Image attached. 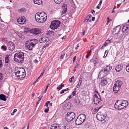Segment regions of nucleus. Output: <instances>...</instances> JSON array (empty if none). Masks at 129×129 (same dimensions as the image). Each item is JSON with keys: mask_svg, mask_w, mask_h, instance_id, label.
I'll use <instances>...</instances> for the list:
<instances>
[{"mask_svg": "<svg viewBox=\"0 0 129 129\" xmlns=\"http://www.w3.org/2000/svg\"><path fill=\"white\" fill-rule=\"evenodd\" d=\"M60 22L58 20H54L51 22L50 27L52 29H57L60 25Z\"/></svg>", "mask_w": 129, "mask_h": 129, "instance_id": "obj_6", "label": "nucleus"}, {"mask_svg": "<svg viewBox=\"0 0 129 129\" xmlns=\"http://www.w3.org/2000/svg\"><path fill=\"white\" fill-rule=\"evenodd\" d=\"M22 67L18 68L17 67H15L14 69V72L15 75L18 78L20 73L22 72Z\"/></svg>", "mask_w": 129, "mask_h": 129, "instance_id": "obj_9", "label": "nucleus"}, {"mask_svg": "<svg viewBox=\"0 0 129 129\" xmlns=\"http://www.w3.org/2000/svg\"><path fill=\"white\" fill-rule=\"evenodd\" d=\"M63 129H70V127L69 125L68 124L64 125L63 127Z\"/></svg>", "mask_w": 129, "mask_h": 129, "instance_id": "obj_35", "label": "nucleus"}, {"mask_svg": "<svg viewBox=\"0 0 129 129\" xmlns=\"http://www.w3.org/2000/svg\"><path fill=\"white\" fill-rule=\"evenodd\" d=\"M37 40L35 39H32L28 43L26 44V47L30 50L32 49V47L37 43Z\"/></svg>", "mask_w": 129, "mask_h": 129, "instance_id": "obj_5", "label": "nucleus"}, {"mask_svg": "<svg viewBox=\"0 0 129 129\" xmlns=\"http://www.w3.org/2000/svg\"><path fill=\"white\" fill-rule=\"evenodd\" d=\"M7 46L8 49L11 51L13 50L15 47L14 44L11 41H10L9 42Z\"/></svg>", "mask_w": 129, "mask_h": 129, "instance_id": "obj_11", "label": "nucleus"}, {"mask_svg": "<svg viewBox=\"0 0 129 129\" xmlns=\"http://www.w3.org/2000/svg\"><path fill=\"white\" fill-rule=\"evenodd\" d=\"M16 34L20 38H21L22 36V35L19 33L18 32Z\"/></svg>", "mask_w": 129, "mask_h": 129, "instance_id": "obj_48", "label": "nucleus"}, {"mask_svg": "<svg viewBox=\"0 0 129 129\" xmlns=\"http://www.w3.org/2000/svg\"><path fill=\"white\" fill-rule=\"evenodd\" d=\"M96 117L99 120L102 121L104 120L106 118V116L105 115L104 116H101L99 115H97Z\"/></svg>", "mask_w": 129, "mask_h": 129, "instance_id": "obj_21", "label": "nucleus"}, {"mask_svg": "<svg viewBox=\"0 0 129 129\" xmlns=\"http://www.w3.org/2000/svg\"><path fill=\"white\" fill-rule=\"evenodd\" d=\"M123 67L121 64H119L115 68V70L117 72H119L122 69Z\"/></svg>", "mask_w": 129, "mask_h": 129, "instance_id": "obj_24", "label": "nucleus"}, {"mask_svg": "<svg viewBox=\"0 0 129 129\" xmlns=\"http://www.w3.org/2000/svg\"><path fill=\"white\" fill-rule=\"evenodd\" d=\"M74 76H73L72 77L70 78L69 79V81H70V83H71L72 82V79H73L74 78Z\"/></svg>", "mask_w": 129, "mask_h": 129, "instance_id": "obj_53", "label": "nucleus"}, {"mask_svg": "<svg viewBox=\"0 0 129 129\" xmlns=\"http://www.w3.org/2000/svg\"><path fill=\"white\" fill-rule=\"evenodd\" d=\"M91 62H93L94 65L96 64L98 62V59L96 58H94L92 59L91 60Z\"/></svg>", "mask_w": 129, "mask_h": 129, "instance_id": "obj_32", "label": "nucleus"}, {"mask_svg": "<svg viewBox=\"0 0 129 129\" xmlns=\"http://www.w3.org/2000/svg\"><path fill=\"white\" fill-rule=\"evenodd\" d=\"M82 78L80 77L79 79V80L78 82V84L81 85L82 82Z\"/></svg>", "mask_w": 129, "mask_h": 129, "instance_id": "obj_46", "label": "nucleus"}, {"mask_svg": "<svg viewBox=\"0 0 129 129\" xmlns=\"http://www.w3.org/2000/svg\"><path fill=\"white\" fill-rule=\"evenodd\" d=\"M64 86V85L63 83H61V85L57 87V89L59 90H61L62 88Z\"/></svg>", "mask_w": 129, "mask_h": 129, "instance_id": "obj_34", "label": "nucleus"}, {"mask_svg": "<svg viewBox=\"0 0 129 129\" xmlns=\"http://www.w3.org/2000/svg\"><path fill=\"white\" fill-rule=\"evenodd\" d=\"M76 56H75L73 57V62H74L75 61V60L76 59Z\"/></svg>", "mask_w": 129, "mask_h": 129, "instance_id": "obj_59", "label": "nucleus"}, {"mask_svg": "<svg viewBox=\"0 0 129 129\" xmlns=\"http://www.w3.org/2000/svg\"><path fill=\"white\" fill-rule=\"evenodd\" d=\"M122 84V82L121 81L118 80L115 82V84L117 85V86H118L120 88Z\"/></svg>", "mask_w": 129, "mask_h": 129, "instance_id": "obj_26", "label": "nucleus"}, {"mask_svg": "<svg viewBox=\"0 0 129 129\" xmlns=\"http://www.w3.org/2000/svg\"><path fill=\"white\" fill-rule=\"evenodd\" d=\"M80 64V63H77L76 66H75V67L77 69L78 67L79 66Z\"/></svg>", "mask_w": 129, "mask_h": 129, "instance_id": "obj_54", "label": "nucleus"}, {"mask_svg": "<svg viewBox=\"0 0 129 129\" xmlns=\"http://www.w3.org/2000/svg\"><path fill=\"white\" fill-rule=\"evenodd\" d=\"M65 54L64 53H62L61 54L60 58L61 59H63L64 57L65 56Z\"/></svg>", "mask_w": 129, "mask_h": 129, "instance_id": "obj_49", "label": "nucleus"}, {"mask_svg": "<svg viewBox=\"0 0 129 129\" xmlns=\"http://www.w3.org/2000/svg\"><path fill=\"white\" fill-rule=\"evenodd\" d=\"M121 28V27L120 26L118 25L113 29V32L115 34H117L120 31Z\"/></svg>", "mask_w": 129, "mask_h": 129, "instance_id": "obj_17", "label": "nucleus"}, {"mask_svg": "<svg viewBox=\"0 0 129 129\" xmlns=\"http://www.w3.org/2000/svg\"><path fill=\"white\" fill-rule=\"evenodd\" d=\"M49 108L48 107H47V108H46L44 112L45 113H48L49 111Z\"/></svg>", "mask_w": 129, "mask_h": 129, "instance_id": "obj_51", "label": "nucleus"}, {"mask_svg": "<svg viewBox=\"0 0 129 129\" xmlns=\"http://www.w3.org/2000/svg\"><path fill=\"white\" fill-rule=\"evenodd\" d=\"M47 46V45H45L42 47V49L43 50L44 48H45Z\"/></svg>", "mask_w": 129, "mask_h": 129, "instance_id": "obj_60", "label": "nucleus"}, {"mask_svg": "<svg viewBox=\"0 0 129 129\" xmlns=\"http://www.w3.org/2000/svg\"><path fill=\"white\" fill-rule=\"evenodd\" d=\"M18 23L20 24H23L26 21V18L24 17H21L17 20Z\"/></svg>", "mask_w": 129, "mask_h": 129, "instance_id": "obj_13", "label": "nucleus"}, {"mask_svg": "<svg viewBox=\"0 0 129 129\" xmlns=\"http://www.w3.org/2000/svg\"><path fill=\"white\" fill-rule=\"evenodd\" d=\"M74 102L76 103H79V100L78 99V97H76L74 100Z\"/></svg>", "mask_w": 129, "mask_h": 129, "instance_id": "obj_36", "label": "nucleus"}, {"mask_svg": "<svg viewBox=\"0 0 129 129\" xmlns=\"http://www.w3.org/2000/svg\"><path fill=\"white\" fill-rule=\"evenodd\" d=\"M121 103L122 106L120 107L123 108V109L126 108L128 104V103L127 100H122L120 101Z\"/></svg>", "mask_w": 129, "mask_h": 129, "instance_id": "obj_12", "label": "nucleus"}, {"mask_svg": "<svg viewBox=\"0 0 129 129\" xmlns=\"http://www.w3.org/2000/svg\"><path fill=\"white\" fill-rule=\"evenodd\" d=\"M21 70H22L23 71L22 72H20V73L19 76L18 78L21 79L22 78H24L25 77V76L26 73L25 70L24 68L22 67Z\"/></svg>", "mask_w": 129, "mask_h": 129, "instance_id": "obj_14", "label": "nucleus"}, {"mask_svg": "<svg viewBox=\"0 0 129 129\" xmlns=\"http://www.w3.org/2000/svg\"><path fill=\"white\" fill-rule=\"evenodd\" d=\"M86 117L85 114H82L79 115L75 121L76 124L79 125L82 124L85 120Z\"/></svg>", "mask_w": 129, "mask_h": 129, "instance_id": "obj_1", "label": "nucleus"}, {"mask_svg": "<svg viewBox=\"0 0 129 129\" xmlns=\"http://www.w3.org/2000/svg\"><path fill=\"white\" fill-rule=\"evenodd\" d=\"M71 107V104L70 102L67 103L65 104L63 107V109L65 110H67L69 109Z\"/></svg>", "mask_w": 129, "mask_h": 129, "instance_id": "obj_15", "label": "nucleus"}, {"mask_svg": "<svg viewBox=\"0 0 129 129\" xmlns=\"http://www.w3.org/2000/svg\"><path fill=\"white\" fill-rule=\"evenodd\" d=\"M1 49L4 51H6L7 49V47L6 46L3 45L1 47Z\"/></svg>", "mask_w": 129, "mask_h": 129, "instance_id": "obj_41", "label": "nucleus"}, {"mask_svg": "<svg viewBox=\"0 0 129 129\" xmlns=\"http://www.w3.org/2000/svg\"><path fill=\"white\" fill-rule=\"evenodd\" d=\"M126 70L128 72H129V65H127L126 67Z\"/></svg>", "mask_w": 129, "mask_h": 129, "instance_id": "obj_45", "label": "nucleus"}, {"mask_svg": "<svg viewBox=\"0 0 129 129\" xmlns=\"http://www.w3.org/2000/svg\"><path fill=\"white\" fill-rule=\"evenodd\" d=\"M41 98H40L39 99V100H38V101L36 103V106H37L38 104H39V102L41 101Z\"/></svg>", "mask_w": 129, "mask_h": 129, "instance_id": "obj_57", "label": "nucleus"}, {"mask_svg": "<svg viewBox=\"0 0 129 129\" xmlns=\"http://www.w3.org/2000/svg\"><path fill=\"white\" fill-rule=\"evenodd\" d=\"M2 74L0 73V82L1 81L2 79Z\"/></svg>", "mask_w": 129, "mask_h": 129, "instance_id": "obj_56", "label": "nucleus"}, {"mask_svg": "<svg viewBox=\"0 0 129 129\" xmlns=\"http://www.w3.org/2000/svg\"><path fill=\"white\" fill-rule=\"evenodd\" d=\"M95 19V17H93L92 18V20L94 21Z\"/></svg>", "mask_w": 129, "mask_h": 129, "instance_id": "obj_64", "label": "nucleus"}, {"mask_svg": "<svg viewBox=\"0 0 129 129\" xmlns=\"http://www.w3.org/2000/svg\"><path fill=\"white\" fill-rule=\"evenodd\" d=\"M107 73L105 68L102 69L99 73V76H100V78H102L106 76L107 74Z\"/></svg>", "mask_w": 129, "mask_h": 129, "instance_id": "obj_10", "label": "nucleus"}, {"mask_svg": "<svg viewBox=\"0 0 129 129\" xmlns=\"http://www.w3.org/2000/svg\"><path fill=\"white\" fill-rule=\"evenodd\" d=\"M120 88L118 86L114 84L113 88V91L115 93H117L120 89Z\"/></svg>", "mask_w": 129, "mask_h": 129, "instance_id": "obj_22", "label": "nucleus"}, {"mask_svg": "<svg viewBox=\"0 0 129 129\" xmlns=\"http://www.w3.org/2000/svg\"><path fill=\"white\" fill-rule=\"evenodd\" d=\"M101 101V97H94V103L95 104L97 105L100 103Z\"/></svg>", "mask_w": 129, "mask_h": 129, "instance_id": "obj_18", "label": "nucleus"}, {"mask_svg": "<svg viewBox=\"0 0 129 129\" xmlns=\"http://www.w3.org/2000/svg\"><path fill=\"white\" fill-rule=\"evenodd\" d=\"M91 13L92 14L94 15L95 14V11L94 10L92 9L91 10Z\"/></svg>", "mask_w": 129, "mask_h": 129, "instance_id": "obj_58", "label": "nucleus"}, {"mask_svg": "<svg viewBox=\"0 0 129 129\" xmlns=\"http://www.w3.org/2000/svg\"><path fill=\"white\" fill-rule=\"evenodd\" d=\"M101 115V116H104L105 115L106 116L107 114L106 113L105 111H102L99 112L97 114V115Z\"/></svg>", "mask_w": 129, "mask_h": 129, "instance_id": "obj_31", "label": "nucleus"}, {"mask_svg": "<svg viewBox=\"0 0 129 129\" xmlns=\"http://www.w3.org/2000/svg\"><path fill=\"white\" fill-rule=\"evenodd\" d=\"M102 1L101 0L100 1L99 3V4H98L99 5H101L102 3Z\"/></svg>", "mask_w": 129, "mask_h": 129, "instance_id": "obj_61", "label": "nucleus"}, {"mask_svg": "<svg viewBox=\"0 0 129 129\" xmlns=\"http://www.w3.org/2000/svg\"><path fill=\"white\" fill-rule=\"evenodd\" d=\"M91 55V54L88 53L86 56V58H88Z\"/></svg>", "mask_w": 129, "mask_h": 129, "instance_id": "obj_55", "label": "nucleus"}, {"mask_svg": "<svg viewBox=\"0 0 129 129\" xmlns=\"http://www.w3.org/2000/svg\"><path fill=\"white\" fill-rule=\"evenodd\" d=\"M9 56L6 55L5 57V63L6 64L8 63L9 62Z\"/></svg>", "mask_w": 129, "mask_h": 129, "instance_id": "obj_30", "label": "nucleus"}, {"mask_svg": "<svg viewBox=\"0 0 129 129\" xmlns=\"http://www.w3.org/2000/svg\"><path fill=\"white\" fill-rule=\"evenodd\" d=\"M6 97H0V100L4 101H6L7 99Z\"/></svg>", "mask_w": 129, "mask_h": 129, "instance_id": "obj_50", "label": "nucleus"}, {"mask_svg": "<svg viewBox=\"0 0 129 129\" xmlns=\"http://www.w3.org/2000/svg\"><path fill=\"white\" fill-rule=\"evenodd\" d=\"M112 68V67L110 66V65L107 66L105 68V70L107 73L111 70Z\"/></svg>", "mask_w": 129, "mask_h": 129, "instance_id": "obj_33", "label": "nucleus"}, {"mask_svg": "<svg viewBox=\"0 0 129 129\" xmlns=\"http://www.w3.org/2000/svg\"><path fill=\"white\" fill-rule=\"evenodd\" d=\"M43 15H41L40 18L37 21L39 23H43L47 19V14L45 13L44 14H43Z\"/></svg>", "mask_w": 129, "mask_h": 129, "instance_id": "obj_8", "label": "nucleus"}, {"mask_svg": "<svg viewBox=\"0 0 129 129\" xmlns=\"http://www.w3.org/2000/svg\"><path fill=\"white\" fill-rule=\"evenodd\" d=\"M94 97H100V96L98 92L96 91H95L94 92Z\"/></svg>", "mask_w": 129, "mask_h": 129, "instance_id": "obj_37", "label": "nucleus"}, {"mask_svg": "<svg viewBox=\"0 0 129 129\" xmlns=\"http://www.w3.org/2000/svg\"><path fill=\"white\" fill-rule=\"evenodd\" d=\"M26 11V9L24 8H22L20 9L19 12H24Z\"/></svg>", "mask_w": 129, "mask_h": 129, "instance_id": "obj_38", "label": "nucleus"}, {"mask_svg": "<svg viewBox=\"0 0 129 129\" xmlns=\"http://www.w3.org/2000/svg\"><path fill=\"white\" fill-rule=\"evenodd\" d=\"M129 25L125 24L124 25L122 28V30L123 32L125 33H126L129 30Z\"/></svg>", "mask_w": 129, "mask_h": 129, "instance_id": "obj_19", "label": "nucleus"}, {"mask_svg": "<svg viewBox=\"0 0 129 129\" xmlns=\"http://www.w3.org/2000/svg\"><path fill=\"white\" fill-rule=\"evenodd\" d=\"M3 67L2 62V60L0 59V69Z\"/></svg>", "mask_w": 129, "mask_h": 129, "instance_id": "obj_52", "label": "nucleus"}, {"mask_svg": "<svg viewBox=\"0 0 129 129\" xmlns=\"http://www.w3.org/2000/svg\"><path fill=\"white\" fill-rule=\"evenodd\" d=\"M76 89L75 88L74 89V91L73 92L72 94V95L73 96H75L76 95Z\"/></svg>", "mask_w": 129, "mask_h": 129, "instance_id": "obj_39", "label": "nucleus"}, {"mask_svg": "<svg viewBox=\"0 0 129 129\" xmlns=\"http://www.w3.org/2000/svg\"><path fill=\"white\" fill-rule=\"evenodd\" d=\"M59 126L58 125L53 124L51 127V129H59Z\"/></svg>", "mask_w": 129, "mask_h": 129, "instance_id": "obj_25", "label": "nucleus"}, {"mask_svg": "<svg viewBox=\"0 0 129 129\" xmlns=\"http://www.w3.org/2000/svg\"><path fill=\"white\" fill-rule=\"evenodd\" d=\"M6 97V96L3 94H0V97Z\"/></svg>", "mask_w": 129, "mask_h": 129, "instance_id": "obj_62", "label": "nucleus"}, {"mask_svg": "<svg viewBox=\"0 0 129 129\" xmlns=\"http://www.w3.org/2000/svg\"><path fill=\"white\" fill-rule=\"evenodd\" d=\"M89 18H88V17H87V16L85 18V20H84V22L85 23H86L87 22L88 20H89Z\"/></svg>", "mask_w": 129, "mask_h": 129, "instance_id": "obj_47", "label": "nucleus"}, {"mask_svg": "<svg viewBox=\"0 0 129 129\" xmlns=\"http://www.w3.org/2000/svg\"><path fill=\"white\" fill-rule=\"evenodd\" d=\"M62 9V14L66 13L67 10V6L66 4H63Z\"/></svg>", "mask_w": 129, "mask_h": 129, "instance_id": "obj_20", "label": "nucleus"}, {"mask_svg": "<svg viewBox=\"0 0 129 129\" xmlns=\"http://www.w3.org/2000/svg\"><path fill=\"white\" fill-rule=\"evenodd\" d=\"M35 4L39 5L42 4V0H33Z\"/></svg>", "mask_w": 129, "mask_h": 129, "instance_id": "obj_29", "label": "nucleus"}, {"mask_svg": "<svg viewBox=\"0 0 129 129\" xmlns=\"http://www.w3.org/2000/svg\"><path fill=\"white\" fill-rule=\"evenodd\" d=\"M49 40L48 38H45L44 37H42L39 40V41L40 43H45L48 41Z\"/></svg>", "mask_w": 129, "mask_h": 129, "instance_id": "obj_23", "label": "nucleus"}, {"mask_svg": "<svg viewBox=\"0 0 129 129\" xmlns=\"http://www.w3.org/2000/svg\"><path fill=\"white\" fill-rule=\"evenodd\" d=\"M63 0H54V1L57 4H60Z\"/></svg>", "mask_w": 129, "mask_h": 129, "instance_id": "obj_40", "label": "nucleus"}, {"mask_svg": "<svg viewBox=\"0 0 129 129\" xmlns=\"http://www.w3.org/2000/svg\"><path fill=\"white\" fill-rule=\"evenodd\" d=\"M25 32H29L33 35H38L41 33L40 29L38 28H34L31 29L29 28H26L24 30Z\"/></svg>", "mask_w": 129, "mask_h": 129, "instance_id": "obj_4", "label": "nucleus"}, {"mask_svg": "<svg viewBox=\"0 0 129 129\" xmlns=\"http://www.w3.org/2000/svg\"><path fill=\"white\" fill-rule=\"evenodd\" d=\"M24 53L21 52L16 53L14 55V60L16 61L19 60L18 59L16 58L17 57L19 59V61L20 62L23 61L24 59Z\"/></svg>", "mask_w": 129, "mask_h": 129, "instance_id": "obj_2", "label": "nucleus"}, {"mask_svg": "<svg viewBox=\"0 0 129 129\" xmlns=\"http://www.w3.org/2000/svg\"><path fill=\"white\" fill-rule=\"evenodd\" d=\"M75 117V115L74 113L69 112L67 113L65 119L67 121L70 122L72 121Z\"/></svg>", "mask_w": 129, "mask_h": 129, "instance_id": "obj_3", "label": "nucleus"}, {"mask_svg": "<svg viewBox=\"0 0 129 129\" xmlns=\"http://www.w3.org/2000/svg\"><path fill=\"white\" fill-rule=\"evenodd\" d=\"M45 71V70H43V72L42 73L40 76L38 78V79H40V77L42 76L43 75V74L44 73Z\"/></svg>", "mask_w": 129, "mask_h": 129, "instance_id": "obj_44", "label": "nucleus"}, {"mask_svg": "<svg viewBox=\"0 0 129 129\" xmlns=\"http://www.w3.org/2000/svg\"><path fill=\"white\" fill-rule=\"evenodd\" d=\"M81 85L79 84L78 83L77 86H76V87L77 88H78Z\"/></svg>", "mask_w": 129, "mask_h": 129, "instance_id": "obj_63", "label": "nucleus"}, {"mask_svg": "<svg viewBox=\"0 0 129 129\" xmlns=\"http://www.w3.org/2000/svg\"><path fill=\"white\" fill-rule=\"evenodd\" d=\"M121 100H117L115 103L114 106V108L117 110H120L123 109V108L120 107L122 105L121 103Z\"/></svg>", "mask_w": 129, "mask_h": 129, "instance_id": "obj_7", "label": "nucleus"}, {"mask_svg": "<svg viewBox=\"0 0 129 129\" xmlns=\"http://www.w3.org/2000/svg\"><path fill=\"white\" fill-rule=\"evenodd\" d=\"M108 50H106L105 51V54L104 56H103V58H105L106 57L108 54Z\"/></svg>", "mask_w": 129, "mask_h": 129, "instance_id": "obj_42", "label": "nucleus"}, {"mask_svg": "<svg viewBox=\"0 0 129 129\" xmlns=\"http://www.w3.org/2000/svg\"><path fill=\"white\" fill-rule=\"evenodd\" d=\"M111 42L110 40H106L104 43L103 45L102 46L101 49H102L104 47H105L106 46H107Z\"/></svg>", "mask_w": 129, "mask_h": 129, "instance_id": "obj_27", "label": "nucleus"}, {"mask_svg": "<svg viewBox=\"0 0 129 129\" xmlns=\"http://www.w3.org/2000/svg\"><path fill=\"white\" fill-rule=\"evenodd\" d=\"M68 90L69 89L68 88H66L65 89L61 91L60 93V94H62L63 93H64L65 91H68Z\"/></svg>", "mask_w": 129, "mask_h": 129, "instance_id": "obj_43", "label": "nucleus"}, {"mask_svg": "<svg viewBox=\"0 0 129 129\" xmlns=\"http://www.w3.org/2000/svg\"><path fill=\"white\" fill-rule=\"evenodd\" d=\"M107 81L106 80L103 79L101 82V85L102 86H104L107 83Z\"/></svg>", "mask_w": 129, "mask_h": 129, "instance_id": "obj_28", "label": "nucleus"}, {"mask_svg": "<svg viewBox=\"0 0 129 129\" xmlns=\"http://www.w3.org/2000/svg\"><path fill=\"white\" fill-rule=\"evenodd\" d=\"M45 14L44 12H41L40 13L38 12L36 14L35 16V18L36 20L37 21L41 17V15H43Z\"/></svg>", "mask_w": 129, "mask_h": 129, "instance_id": "obj_16", "label": "nucleus"}]
</instances>
